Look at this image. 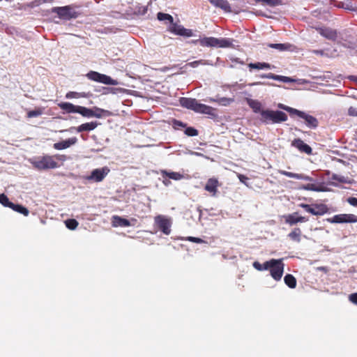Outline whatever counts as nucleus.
Returning <instances> with one entry per match:
<instances>
[{
    "mask_svg": "<svg viewBox=\"0 0 357 357\" xmlns=\"http://www.w3.org/2000/svg\"><path fill=\"white\" fill-rule=\"evenodd\" d=\"M348 114L351 116H357V107H350L348 109Z\"/></svg>",
    "mask_w": 357,
    "mask_h": 357,
    "instance_id": "nucleus-47",
    "label": "nucleus"
},
{
    "mask_svg": "<svg viewBox=\"0 0 357 357\" xmlns=\"http://www.w3.org/2000/svg\"><path fill=\"white\" fill-rule=\"evenodd\" d=\"M84 117H91V108L77 105V112Z\"/></svg>",
    "mask_w": 357,
    "mask_h": 357,
    "instance_id": "nucleus-35",
    "label": "nucleus"
},
{
    "mask_svg": "<svg viewBox=\"0 0 357 357\" xmlns=\"http://www.w3.org/2000/svg\"><path fill=\"white\" fill-rule=\"evenodd\" d=\"M109 172V169L107 167L95 169L91 172L89 176L86 177V179L94 182H100L105 178Z\"/></svg>",
    "mask_w": 357,
    "mask_h": 357,
    "instance_id": "nucleus-11",
    "label": "nucleus"
},
{
    "mask_svg": "<svg viewBox=\"0 0 357 357\" xmlns=\"http://www.w3.org/2000/svg\"><path fill=\"white\" fill-rule=\"evenodd\" d=\"M317 31L328 40L335 41L337 38V31L328 27H318Z\"/></svg>",
    "mask_w": 357,
    "mask_h": 357,
    "instance_id": "nucleus-17",
    "label": "nucleus"
},
{
    "mask_svg": "<svg viewBox=\"0 0 357 357\" xmlns=\"http://www.w3.org/2000/svg\"><path fill=\"white\" fill-rule=\"evenodd\" d=\"M185 134L190 137L198 135V130L192 127H188L185 130Z\"/></svg>",
    "mask_w": 357,
    "mask_h": 357,
    "instance_id": "nucleus-42",
    "label": "nucleus"
},
{
    "mask_svg": "<svg viewBox=\"0 0 357 357\" xmlns=\"http://www.w3.org/2000/svg\"><path fill=\"white\" fill-rule=\"evenodd\" d=\"M113 225L114 227H130L131 225L130 221L126 218H121L118 215L113 216Z\"/></svg>",
    "mask_w": 357,
    "mask_h": 357,
    "instance_id": "nucleus-26",
    "label": "nucleus"
},
{
    "mask_svg": "<svg viewBox=\"0 0 357 357\" xmlns=\"http://www.w3.org/2000/svg\"><path fill=\"white\" fill-rule=\"evenodd\" d=\"M188 240L190 242L196 243H202L204 242V241L202 238H197V237H192V236L188 237Z\"/></svg>",
    "mask_w": 357,
    "mask_h": 357,
    "instance_id": "nucleus-50",
    "label": "nucleus"
},
{
    "mask_svg": "<svg viewBox=\"0 0 357 357\" xmlns=\"http://www.w3.org/2000/svg\"><path fill=\"white\" fill-rule=\"evenodd\" d=\"M160 174L163 178H168L174 181H179L184 178V176L176 172H168L165 169L160 170Z\"/></svg>",
    "mask_w": 357,
    "mask_h": 357,
    "instance_id": "nucleus-23",
    "label": "nucleus"
},
{
    "mask_svg": "<svg viewBox=\"0 0 357 357\" xmlns=\"http://www.w3.org/2000/svg\"><path fill=\"white\" fill-rule=\"evenodd\" d=\"M259 77L261 78L272 79L273 80L281 81L283 82H289L291 81V79L289 77L275 75L272 73L261 74L259 75Z\"/></svg>",
    "mask_w": 357,
    "mask_h": 357,
    "instance_id": "nucleus-24",
    "label": "nucleus"
},
{
    "mask_svg": "<svg viewBox=\"0 0 357 357\" xmlns=\"http://www.w3.org/2000/svg\"><path fill=\"white\" fill-rule=\"evenodd\" d=\"M291 146L296 148L301 153H305L307 155L312 153V148L299 138L294 139L291 142Z\"/></svg>",
    "mask_w": 357,
    "mask_h": 357,
    "instance_id": "nucleus-15",
    "label": "nucleus"
},
{
    "mask_svg": "<svg viewBox=\"0 0 357 357\" xmlns=\"http://www.w3.org/2000/svg\"><path fill=\"white\" fill-rule=\"evenodd\" d=\"M268 47L278 50V51L282 52L288 50L291 45L286 43H269L267 45Z\"/></svg>",
    "mask_w": 357,
    "mask_h": 357,
    "instance_id": "nucleus-33",
    "label": "nucleus"
},
{
    "mask_svg": "<svg viewBox=\"0 0 357 357\" xmlns=\"http://www.w3.org/2000/svg\"><path fill=\"white\" fill-rule=\"evenodd\" d=\"M306 212L314 215H323L328 212V207L324 204H314L312 205L301 203L298 205Z\"/></svg>",
    "mask_w": 357,
    "mask_h": 357,
    "instance_id": "nucleus-7",
    "label": "nucleus"
},
{
    "mask_svg": "<svg viewBox=\"0 0 357 357\" xmlns=\"http://www.w3.org/2000/svg\"><path fill=\"white\" fill-rule=\"evenodd\" d=\"M157 17L160 21L167 20L170 24H172L174 21L173 17L172 15L160 12L158 13Z\"/></svg>",
    "mask_w": 357,
    "mask_h": 357,
    "instance_id": "nucleus-36",
    "label": "nucleus"
},
{
    "mask_svg": "<svg viewBox=\"0 0 357 357\" xmlns=\"http://www.w3.org/2000/svg\"><path fill=\"white\" fill-rule=\"evenodd\" d=\"M261 121L265 123H280L287 120V115L282 111H273L270 109L261 112Z\"/></svg>",
    "mask_w": 357,
    "mask_h": 357,
    "instance_id": "nucleus-5",
    "label": "nucleus"
},
{
    "mask_svg": "<svg viewBox=\"0 0 357 357\" xmlns=\"http://www.w3.org/2000/svg\"><path fill=\"white\" fill-rule=\"evenodd\" d=\"M155 224L158 228L165 234L169 235L171 233V220L164 215H159L154 218Z\"/></svg>",
    "mask_w": 357,
    "mask_h": 357,
    "instance_id": "nucleus-9",
    "label": "nucleus"
},
{
    "mask_svg": "<svg viewBox=\"0 0 357 357\" xmlns=\"http://www.w3.org/2000/svg\"><path fill=\"white\" fill-rule=\"evenodd\" d=\"M276 263V259H272L269 261H265L262 264L263 271L264 270H269L271 269V266L274 265V264Z\"/></svg>",
    "mask_w": 357,
    "mask_h": 357,
    "instance_id": "nucleus-43",
    "label": "nucleus"
},
{
    "mask_svg": "<svg viewBox=\"0 0 357 357\" xmlns=\"http://www.w3.org/2000/svg\"><path fill=\"white\" fill-rule=\"evenodd\" d=\"M66 227L70 229H75L78 226V222L75 219H68L66 222Z\"/></svg>",
    "mask_w": 357,
    "mask_h": 357,
    "instance_id": "nucleus-39",
    "label": "nucleus"
},
{
    "mask_svg": "<svg viewBox=\"0 0 357 357\" xmlns=\"http://www.w3.org/2000/svg\"><path fill=\"white\" fill-rule=\"evenodd\" d=\"M259 84H263V83L261 82H257V83H255V84H252L251 86H253V85H259Z\"/></svg>",
    "mask_w": 357,
    "mask_h": 357,
    "instance_id": "nucleus-58",
    "label": "nucleus"
},
{
    "mask_svg": "<svg viewBox=\"0 0 357 357\" xmlns=\"http://www.w3.org/2000/svg\"><path fill=\"white\" fill-rule=\"evenodd\" d=\"M278 107L280 109H282L288 112L290 114V115H295V114L294 112H291V109H296L295 108L290 107L289 106H287V105H282V104H279Z\"/></svg>",
    "mask_w": 357,
    "mask_h": 357,
    "instance_id": "nucleus-46",
    "label": "nucleus"
},
{
    "mask_svg": "<svg viewBox=\"0 0 357 357\" xmlns=\"http://www.w3.org/2000/svg\"><path fill=\"white\" fill-rule=\"evenodd\" d=\"M179 102L183 107L193 110L197 113L212 116L215 114V109L213 107L200 103L195 98H181Z\"/></svg>",
    "mask_w": 357,
    "mask_h": 357,
    "instance_id": "nucleus-2",
    "label": "nucleus"
},
{
    "mask_svg": "<svg viewBox=\"0 0 357 357\" xmlns=\"http://www.w3.org/2000/svg\"><path fill=\"white\" fill-rule=\"evenodd\" d=\"M112 112L109 110H106L98 107H93L91 108V117L102 118L104 116H110Z\"/></svg>",
    "mask_w": 357,
    "mask_h": 357,
    "instance_id": "nucleus-22",
    "label": "nucleus"
},
{
    "mask_svg": "<svg viewBox=\"0 0 357 357\" xmlns=\"http://www.w3.org/2000/svg\"><path fill=\"white\" fill-rule=\"evenodd\" d=\"M291 112H294L295 115L302 119L304 121L305 125L307 128L310 129H315L318 127L319 121L314 116L298 109H291Z\"/></svg>",
    "mask_w": 357,
    "mask_h": 357,
    "instance_id": "nucleus-8",
    "label": "nucleus"
},
{
    "mask_svg": "<svg viewBox=\"0 0 357 357\" xmlns=\"http://www.w3.org/2000/svg\"><path fill=\"white\" fill-rule=\"evenodd\" d=\"M356 82H357V77H356Z\"/></svg>",
    "mask_w": 357,
    "mask_h": 357,
    "instance_id": "nucleus-59",
    "label": "nucleus"
},
{
    "mask_svg": "<svg viewBox=\"0 0 357 357\" xmlns=\"http://www.w3.org/2000/svg\"><path fill=\"white\" fill-rule=\"evenodd\" d=\"M77 8L75 5L57 6L52 8V13L57 14L61 20H70L71 19H76L80 15V13L77 10Z\"/></svg>",
    "mask_w": 357,
    "mask_h": 357,
    "instance_id": "nucleus-4",
    "label": "nucleus"
},
{
    "mask_svg": "<svg viewBox=\"0 0 357 357\" xmlns=\"http://www.w3.org/2000/svg\"><path fill=\"white\" fill-rule=\"evenodd\" d=\"M285 223L290 226L294 225L298 222H305L308 221V218L304 216H299L297 212L289 214L284 216Z\"/></svg>",
    "mask_w": 357,
    "mask_h": 357,
    "instance_id": "nucleus-16",
    "label": "nucleus"
},
{
    "mask_svg": "<svg viewBox=\"0 0 357 357\" xmlns=\"http://www.w3.org/2000/svg\"><path fill=\"white\" fill-rule=\"evenodd\" d=\"M84 96L81 95L80 93L75 91H69L66 93V98L68 99L71 98H78L80 97H84Z\"/></svg>",
    "mask_w": 357,
    "mask_h": 357,
    "instance_id": "nucleus-44",
    "label": "nucleus"
},
{
    "mask_svg": "<svg viewBox=\"0 0 357 357\" xmlns=\"http://www.w3.org/2000/svg\"><path fill=\"white\" fill-rule=\"evenodd\" d=\"M284 283L291 289L296 287V279L291 274H287L284 278Z\"/></svg>",
    "mask_w": 357,
    "mask_h": 357,
    "instance_id": "nucleus-31",
    "label": "nucleus"
},
{
    "mask_svg": "<svg viewBox=\"0 0 357 357\" xmlns=\"http://www.w3.org/2000/svg\"><path fill=\"white\" fill-rule=\"evenodd\" d=\"M10 208H11L13 211L18 212L21 214H23L25 216H27L29 214V210L20 204H16L12 203Z\"/></svg>",
    "mask_w": 357,
    "mask_h": 357,
    "instance_id": "nucleus-32",
    "label": "nucleus"
},
{
    "mask_svg": "<svg viewBox=\"0 0 357 357\" xmlns=\"http://www.w3.org/2000/svg\"><path fill=\"white\" fill-rule=\"evenodd\" d=\"M317 270H318V271H323V272H324V273H327V272H328V268H327V267H326V266H319V267H317Z\"/></svg>",
    "mask_w": 357,
    "mask_h": 357,
    "instance_id": "nucleus-55",
    "label": "nucleus"
},
{
    "mask_svg": "<svg viewBox=\"0 0 357 357\" xmlns=\"http://www.w3.org/2000/svg\"><path fill=\"white\" fill-rule=\"evenodd\" d=\"M170 32L182 36L190 37L192 36V31L191 29H185L181 25H178L176 23L172 22L170 24V26L169 28Z\"/></svg>",
    "mask_w": 357,
    "mask_h": 357,
    "instance_id": "nucleus-14",
    "label": "nucleus"
},
{
    "mask_svg": "<svg viewBox=\"0 0 357 357\" xmlns=\"http://www.w3.org/2000/svg\"><path fill=\"white\" fill-rule=\"evenodd\" d=\"M279 173L282 175L286 176L289 178H293L299 179V180H304V181H313V178L312 177L305 175L303 174H296V173L287 172L285 170H279Z\"/></svg>",
    "mask_w": 357,
    "mask_h": 357,
    "instance_id": "nucleus-20",
    "label": "nucleus"
},
{
    "mask_svg": "<svg viewBox=\"0 0 357 357\" xmlns=\"http://www.w3.org/2000/svg\"><path fill=\"white\" fill-rule=\"evenodd\" d=\"M208 1L215 7L220 8L226 13L235 12L231 9L227 0H208Z\"/></svg>",
    "mask_w": 357,
    "mask_h": 357,
    "instance_id": "nucleus-21",
    "label": "nucleus"
},
{
    "mask_svg": "<svg viewBox=\"0 0 357 357\" xmlns=\"http://www.w3.org/2000/svg\"><path fill=\"white\" fill-rule=\"evenodd\" d=\"M221 183L217 178L212 177L207 180L204 186V190L209 192L212 197H216L218 192V188Z\"/></svg>",
    "mask_w": 357,
    "mask_h": 357,
    "instance_id": "nucleus-13",
    "label": "nucleus"
},
{
    "mask_svg": "<svg viewBox=\"0 0 357 357\" xmlns=\"http://www.w3.org/2000/svg\"><path fill=\"white\" fill-rule=\"evenodd\" d=\"M301 234L302 231L301 229L298 227H296L288 234V236L293 241L299 243L301 240Z\"/></svg>",
    "mask_w": 357,
    "mask_h": 357,
    "instance_id": "nucleus-29",
    "label": "nucleus"
},
{
    "mask_svg": "<svg viewBox=\"0 0 357 357\" xmlns=\"http://www.w3.org/2000/svg\"><path fill=\"white\" fill-rule=\"evenodd\" d=\"M46 3V0H34L32 3L35 6Z\"/></svg>",
    "mask_w": 357,
    "mask_h": 357,
    "instance_id": "nucleus-53",
    "label": "nucleus"
},
{
    "mask_svg": "<svg viewBox=\"0 0 357 357\" xmlns=\"http://www.w3.org/2000/svg\"><path fill=\"white\" fill-rule=\"evenodd\" d=\"M43 112V109L41 107L36 108L33 110L29 111L27 112V117L28 118H33V117H37L40 116Z\"/></svg>",
    "mask_w": 357,
    "mask_h": 357,
    "instance_id": "nucleus-37",
    "label": "nucleus"
},
{
    "mask_svg": "<svg viewBox=\"0 0 357 357\" xmlns=\"http://www.w3.org/2000/svg\"><path fill=\"white\" fill-rule=\"evenodd\" d=\"M59 108L66 112L70 113H76L77 105H75L70 102H63L58 104Z\"/></svg>",
    "mask_w": 357,
    "mask_h": 357,
    "instance_id": "nucleus-25",
    "label": "nucleus"
},
{
    "mask_svg": "<svg viewBox=\"0 0 357 357\" xmlns=\"http://www.w3.org/2000/svg\"><path fill=\"white\" fill-rule=\"evenodd\" d=\"M66 155L55 154L53 155H44L35 157L31 160V163L34 168L39 171L56 169L59 167L56 160L63 162L66 160Z\"/></svg>",
    "mask_w": 357,
    "mask_h": 357,
    "instance_id": "nucleus-1",
    "label": "nucleus"
},
{
    "mask_svg": "<svg viewBox=\"0 0 357 357\" xmlns=\"http://www.w3.org/2000/svg\"><path fill=\"white\" fill-rule=\"evenodd\" d=\"M263 4L270 6H276L282 4V0H261Z\"/></svg>",
    "mask_w": 357,
    "mask_h": 357,
    "instance_id": "nucleus-40",
    "label": "nucleus"
},
{
    "mask_svg": "<svg viewBox=\"0 0 357 357\" xmlns=\"http://www.w3.org/2000/svg\"><path fill=\"white\" fill-rule=\"evenodd\" d=\"M253 267L257 269V271H263V268H262V264H261L258 261H255L253 263Z\"/></svg>",
    "mask_w": 357,
    "mask_h": 357,
    "instance_id": "nucleus-52",
    "label": "nucleus"
},
{
    "mask_svg": "<svg viewBox=\"0 0 357 357\" xmlns=\"http://www.w3.org/2000/svg\"><path fill=\"white\" fill-rule=\"evenodd\" d=\"M194 44L199 43L203 47H229L232 45V41L229 38H217L214 37H204L193 40Z\"/></svg>",
    "mask_w": 357,
    "mask_h": 357,
    "instance_id": "nucleus-3",
    "label": "nucleus"
},
{
    "mask_svg": "<svg viewBox=\"0 0 357 357\" xmlns=\"http://www.w3.org/2000/svg\"><path fill=\"white\" fill-rule=\"evenodd\" d=\"M0 203L3 206L10 208L13 202L9 201V199L6 195L0 194Z\"/></svg>",
    "mask_w": 357,
    "mask_h": 357,
    "instance_id": "nucleus-38",
    "label": "nucleus"
},
{
    "mask_svg": "<svg viewBox=\"0 0 357 357\" xmlns=\"http://www.w3.org/2000/svg\"><path fill=\"white\" fill-rule=\"evenodd\" d=\"M349 300L357 305V293H353L349 296Z\"/></svg>",
    "mask_w": 357,
    "mask_h": 357,
    "instance_id": "nucleus-48",
    "label": "nucleus"
},
{
    "mask_svg": "<svg viewBox=\"0 0 357 357\" xmlns=\"http://www.w3.org/2000/svg\"><path fill=\"white\" fill-rule=\"evenodd\" d=\"M99 125H100V123L97 121H91L82 123L77 128H75V129L77 132H82L85 131L89 132L93 130Z\"/></svg>",
    "mask_w": 357,
    "mask_h": 357,
    "instance_id": "nucleus-19",
    "label": "nucleus"
},
{
    "mask_svg": "<svg viewBox=\"0 0 357 357\" xmlns=\"http://www.w3.org/2000/svg\"><path fill=\"white\" fill-rule=\"evenodd\" d=\"M77 139L74 137L68 138V139L54 143L53 144L54 149L56 150H63L69 148L70 146L74 145L77 143Z\"/></svg>",
    "mask_w": 357,
    "mask_h": 357,
    "instance_id": "nucleus-18",
    "label": "nucleus"
},
{
    "mask_svg": "<svg viewBox=\"0 0 357 357\" xmlns=\"http://www.w3.org/2000/svg\"><path fill=\"white\" fill-rule=\"evenodd\" d=\"M174 124L176 125V126H181V127H185V124H184L183 122L179 121H175Z\"/></svg>",
    "mask_w": 357,
    "mask_h": 357,
    "instance_id": "nucleus-56",
    "label": "nucleus"
},
{
    "mask_svg": "<svg viewBox=\"0 0 357 357\" xmlns=\"http://www.w3.org/2000/svg\"><path fill=\"white\" fill-rule=\"evenodd\" d=\"M86 77L92 81L107 84V85H116L118 84V82L115 79H113L111 77L101 74L96 71L91 70L86 75Z\"/></svg>",
    "mask_w": 357,
    "mask_h": 357,
    "instance_id": "nucleus-6",
    "label": "nucleus"
},
{
    "mask_svg": "<svg viewBox=\"0 0 357 357\" xmlns=\"http://www.w3.org/2000/svg\"><path fill=\"white\" fill-rule=\"evenodd\" d=\"M162 182L165 185H167L170 183V181L167 180L166 178H164Z\"/></svg>",
    "mask_w": 357,
    "mask_h": 357,
    "instance_id": "nucleus-57",
    "label": "nucleus"
},
{
    "mask_svg": "<svg viewBox=\"0 0 357 357\" xmlns=\"http://www.w3.org/2000/svg\"><path fill=\"white\" fill-rule=\"evenodd\" d=\"M331 178L333 180L337 181H338L340 183H348L347 178H346L344 176H341V175H338V174H334L332 175Z\"/></svg>",
    "mask_w": 357,
    "mask_h": 357,
    "instance_id": "nucleus-41",
    "label": "nucleus"
},
{
    "mask_svg": "<svg viewBox=\"0 0 357 357\" xmlns=\"http://www.w3.org/2000/svg\"><path fill=\"white\" fill-rule=\"evenodd\" d=\"M284 264L282 262V259H276V263L271 266L270 273L275 281H280L281 280L284 273Z\"/></svg>",
    "mask_w": 357,
    "mask_h": 357,
    "instance_id": "nucleus-12",
    "label": "nucleus"
},
{
    "mask_svg": "<svg viewBox=\"0 0 357 357\" xmlns=\"http://www.w3.org/2000/svg\"><path fill=\"white\" fill-rule=\"evenodd\" d=\"M302 188L306 190H311L315 192H326L327 190L326 188L321 185H317L313 183H307L306 185H304Z\"/></svg>",
    "mask_w": 357,
    "mask_h": 357,
    "instance_id": "nucleus-28",
    "label": "nucleus"
},
{
    "mask_svg": "<svg viewBox=\"0 0 357 357\" xmlns=\"http://www.w3.org/2000/svg\"><path fill=\"white\" fill-rule=\"evenodd\" d=\"M238 178L241 183L248 185L246 181L248 180V178L246 176L243 174H238Z\"/></svg>",
    "mask_w": 357,
    "mask_h": 357,
    "instance_id": "nucleus-51",
    "label": "nucleus"
},
{
    "mask_svg": "<svg viewBox=\"0 0 357 357\" xmlns=\"http://www.w3.org/2000/svg\"><path fill=\"white\" fill-rule=\"evenodd\" d=\"M331 223H355L357 222V216L354 214H338L328 218Z\"/></svg>",
    "mask_w": 357,
    "mask_h": 357,
    "instance_id": "nucleus-10",
    "label": "nucleus"
},
{
    "mask_svg": "<svg viewBox=\"0 0 357 357\" xmlns=\"http://www.w3.org/2000/svg\"><path fill=\"white\" fill-rule=\"evenodd\" d=\"M312 52L315 54L321 55V56H323L324 54V50H314L312 51Z\"/></svg>",
    "mask_w": 357,
    "mask_h": 357,
    "instance_id": "nucleus-54",
    "label": "nucleus"
},
{
    "mask_svg": "<svg viewBox=\"0 0 357 357\" xmlns=\"http://www.w3.org/2000/svg\"><path fill=\"white\" fill-rule=\"evenodd\" d=\"M200 64H205L204 61V60L195 61L188 63L187 64V66H190L192 68H196Z\"/></svg>",
    "mask_w": 357,
    "mask_h": 357,
    "instance_id": "nucleus-45",
    "label": "nucleus"
},
{
    "mask_svg": "<svg viewBox=\"0 0 357 357\" xmlns=\"http://www.w3.org/2000/svg\"><path fill=\"white\" fill-rule=\"evenodd\" d=\"M248 68L250 70H252V69H257V70L270 69L271 64H269L268 63H265V62L250 63L248 64Z\"/></svg>",
    "mask_w": 357,
    "mask_h": 357,
    "instance_id": "nucleus-30",
    "label": "nucleus"
},
{
    "mask_svg": "<svg viewBox=\"0 0 357 357\" xmlns=\"http://www.w3.org/2000/svg\"><path fill=\"white\" fill-rule=\"evenodd\" d=\"M248 105L253 110L255 113H260L263 110L261 109V103L257 100L248 99Z\"/></svg>",
    "mask_w": 357,
    "mask_h": 357,
    "instance_id": "nucleus-27",
    "label": "nucleus"
},
{
    "mask_svg": "<svg viewBox=\"0 0 357 357\" xmlns=\"http://www.w3.org/2000/svg\"><path fill=\"white\" fill-rule=\"evenodd\" d=\"M209 101L217 102L219 105H222V106H227V105H230L234 101V99L224 97V98H220L218 99L210 98Z\"/></svg>",
    "mask_w": 357,
    "mask_h": 357,
    "instance_id": "nucleus-34",
    "label": "nucleus"
},
{
    "mask_svg": "<svg viewBox=\"0 0 357 357\" xmlns=\"http://www.w3.org/2000/svg\"><path fill=\"white\" fill-rule=\"evenodd\" d=\"M347 202L350 205L357 207V198L356 197H349L347 199Z\"/></svg>",
    "mask_w": 357,
    "mask_h": 357,
    "instance_id": "nucleus-49",
    "label": "nucleus"
}]
</instances>
